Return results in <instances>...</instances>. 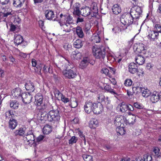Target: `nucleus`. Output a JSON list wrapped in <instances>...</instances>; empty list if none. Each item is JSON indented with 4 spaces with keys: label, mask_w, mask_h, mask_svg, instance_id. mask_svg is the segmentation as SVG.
Returning <instances> with one entry per match:
<instances>
[{
    "label": "nucleus",
    "mask_w": 161,
    "mask_h": 161,
    "mask_svg": "<svg viewBox=\"0 0 161 161\" xmlns=\"http://www.w3.org/2000/svg\"><path fill=\"white\" fill-rule=\"evenodd\" d=\"M116 130L117 132L120 135H124L125 132L124 128L122 127H121L120 126H117Z\"/></svg>",
    "instance_id": "a19ab883"
},
{
    "label": "nucleus",
    "mask_w": 161,
    "mask_h": 161,
    "mask_svg": "<svg viewBox=\"0 0 161 161\" xmlns=\"http://www.w3.org/2000/svg\"><path fill=\"white\" fill-rule=\"evenodd\" d=\"M7 6L2 7L1 9L4 10V17L8 16L9 15H12L14 13V12L12 9L9 8H8Z\"/></svg>",
    "instance_id": "6ab92c4d"
},
{
    "label": "nucleus",
    "mask_w": 161,
    "mask_h": 161,
    "mask_svg": "<svg viewBox=\"0 0 161 161\" xmlns=\"http://www.w3.org/2000/svg\"><path fill=\"white\" fill-rule=\"evenodd\" d=\"M49 121L54 123L59 121L60 119L59 111L58 109L50 110L49 112Z\"/></svg>",
    "instance_id": "39448f33"
},
{
    "label": "nucleus",
    "mask_w": 161,
    "mask_h": 161,
    "mask_svg": "<svg viewBox=\"0 0 161 161\" xmlns=\"http://www.w3.org/2000/svg\"><path fill=\"white\" fill-rule=\"evenodd\" d=\"M23 102L25 104H29L31 102L33 98L32 95L29 93H24L21 94V97Z\"/></svg>",
    "instance_id": "9b49d317"
},
{
    "label": "nucleus",
    "mask_w": 161,
    "mask_h": 161,
    "mask_svg": "<svg viewBox=\"0 0 161 161\" xmlns=\"http://www.w3.org/2000/svg\"><path fill=\"white\" fill-rule=\"evenodd\" d=\"M126 120H125V123L126 125H133L136 122V116L134 115L131 116H128L125 117Z\"/></svg>",
    "instance_id": "dca6fc26"
},
{
    "label": "nucleus",
    "mask_w": 161,
    "mask_h": 161,
    "mask_svg": "<svg viewBox=\"0 0 161 161\" xmlns=\"http://www.w3.org/2000/svg\"><path fill=\"white\" fill-rule=\"evenodd\" d=\"M142 13L141 8L138 6L132 8L130 11V14L136 21Z\"/></svg>",
    "instance_id": "0eeeda50"
},
{
    "label": "nucleus",
    "mask_w": 161,
    "mask_h": 161,
    "mask_svg": "<svg viewBox=\"0 0 161 161\" xmlns=\"http://www.w3.org/2000/svg\"><path fill=\"white\" fill-rule=\"evenodd\" d=\"M78 140L77 138L75 136H72L71 139L69 141V144H73L74 143H75L77 142Z\"/></svg>",
    "instance_id": "3c124183"
},
{
    "label": "nucleus",
    "mask_w": 161,
    "mask_h": 161,
    "mask_svg": "<svg viewBox=\"0 0 161 161\" xmlns=\"http://www.w3.org/2000/svg\"><path fill=\"white\" fill-rule=\"evenodd\" d=\"M54 94L56 97H57L58 98V100H59V98L61 97L63 95L62 93H61L58 90H55L54 92Z\"/></svg>",
    "instance_id": "5fc2aeb1"
},
{
    "label": "nucleus",
    "mask_w": 161,
    "mask_h": 161,
    "mask_svg": "<svg viewBox=\"0 0 161 161\" xmlns=\"http://www.w3.org/2000/svg\"><path fill=\"white\" fill-rule=\"evenodd\" d=\"M125 120H126L125 117L123 116H117L115 118L114 123L117 126H121L122 124L125 123Z\"/></svg>",
    "instance_id": "f8f14e48"
},
{
    "label": "nucleus",
    "mask_w": 161,
    "mask_h": 161,
    "mask_svg": "<svg viewBox=\"0 0 161 161\" xmlns=\"http://www.w3.org/2000/svg\"><path fill=\"white\" fill-rule=\"evenodd\" d=\"M4 14L3 13L2 15H0V22L4 21L6 22H7V16L4 17Z\"/></svg>",
    "instance_id": "4d7b16f0"
},
{
    "label": "nucleus",
    "mask_w": 161,
    "mask_h": 161,
    "mask_svg": "<svg viewBox=\"0 0 161 161\" xmlns=\"http://www.w3.org/2000/svg\"><path fill=\"white\" fill-rule=\"evenodd\" d=\"M25 2V0H13V5L15 8H20L23 6Z\"/></svg>",
    "instance_id": "393cba45"
},
{
    "label": "nucleus",
    "mask_w": 161,
    "mask_h": 161,
    "mask_svg": "<svg viewBox=\"0 0 161 161\" xmlns=\"http://www.w3.org/2000/svg\"><path fill=\"white\" fill-rule=\"evenodd\" d=\"M84 42L80 39L76 40L74 42V46L76 48L79 49L82 47L83 46Z\"/></svg>",
    "instance_id": "c9c22d12"
},
{
    "label": "nucleus",
    "mask_w": 161,
    "mask_h": 161,
    "mask_svg": "<svg viewBox=\"0 0 161 161\" xmlns=\"http://www.w3.org/2000/svg\"><path fill=\"white\" fill-rule=\"evenodd\" d=\"M91 8L88 7H86L81 8V15L84 17L88 16L90 19L91 15Z\"/></svg>",
    "instance_id": "f3484780"
},
{
    "label": "nucleus",
    "mask_w": 161,
    "mask_h": 161,
    "mask_svg": "<svg viewBox=\"0 0 161 161\" xmlns=\"http://www.w3.org/2000/svg\"><path fill=\"white\" fill-rule=\"evenodd\" d=\"M105 104L106 106V108L108 109H111L112 108V106L110 103V101L109 100L108 97L105 98Z\"/></svg>",
    "instance_id": "c03bdc74"
},
{
    "label": "nucleus",
    "mask_w": 161,
    "mask_h": 161,
    "mask_svg": "<svg viewBox=\"0 0 161 161\" xmlns=\"http://www.w3.org/2000/svg\"><path fill=\"white\" fill-rule=\"evenodd\" d=\"M26 128L25 127H21L18 129L15 130L14 134L15 136L19 135L20 136H23L24 134Z\"/></svg>",
    "instance_id": "7c9ffc66"
},
{
    "label": "nucleus",
    "mask_w": 161,
    "mask_h": 161,
    "mask_svg": "<svg viewBox=\"0 0 161 161\" xmlns=\"http://www.w3.org/2000/svg\"><path fill=\"white\" fill-rule=\"evenodd\" d=\"M64 22L68 24L73 23L74 20L73 17L69 14H66L64 16Z\"/></svg>",
    "instance_id": "5701e85b"
},
{
    "label": "nucleus",
    "mask_w": 161,
    "mask_h": 161,
    "mask_svg": "<svg viewBox=\"0 0 161 161\" xmlns=\"http://www.w3.org/2000/svg\"><path fill=\"white\" fill-rule=\"evenodd\" d=\"M146 46L141 42H137L134 44L133 47L134 51L136 54L142 53L145 54L146 53Z\"/></svg>",
    "instance_id": "423d86ee"
},
{
    "label": "nucleus",
    "mask_w": 161,
    "mask_h": 161,
    "mask_svg": "<svg viewBox=\"0 0 161 161\" xmlns=\"http://www.w3.org/2000/svg\"><path fill=\"white\" fill-rule=\"evenodd\" d=\"M50 67H49V68L47 66L45 65L43 67V71L44 72L46 73L48 72H50Z\"/></svg>",
    "instance_id": "69168bd1"
},
{
    "label": "nucleus",
    "mask_w": 161,
    "mask_h": 161,
    "mask_svg": "<svg viewBox=\"0 0 161 161\" xmlns=\"http://www.w3.org/2000/svg\"><path fill=\"white\" fill-rule=\"evenodd\" d=\"M43 133L44 134L48 135L52 131V126L48 125H46L42 129Z\"/></svg>",
    "instance_id": "473e14b6"
},
{
    "label": "nucleus",
    "mask_w": 161,
    "mask_h": 161,
    "mask_svg": "<svg viewBox=\"0 0 161 161\" xmlns=\"http://www.w3.org/2000/svg\"><path fill=\"white\" fill-rule=\"evenodd\" d=\"M35 97L34 103L36 105L40 106V109L46 110L47 112L49 111V108L51 106L43 103V97L41 94H37L36 95Z\"/></svg>",
    "instance_id": "7ed1b4c3"
},
{
    "label": "nucleus",
    "mask_w": 161,
    "mask_h": 161,
    "mask_svg": "<svg viewBox=\"0 0 161 161\" xmlns=\"http://www.w3.org/2000/svg\"><path fill=\"white\" fill-rule=\"evenodd\" d=\"M135 59L136 63L141 65L143 64L145 61L144 58L141 55H138Z\"/></svg>",
    "instance_id": "2f4dec72"
},
{
    "label": "nucleus",
    "mask_w": 161,
    "mask_h": 161,
    "mask_svg": "<svg viewBox=\"0 0 161 161\" xmlns=\"http://www.w3.org/2000/svg\"><path fill=\"white\" fill-rule=\"evenodd\" d=\"M117 110L122 113H124L127 110V105L124 102L119 104L117 107Z\"/></svg>",
    "instance_id": "4be33fe9"
},
{
    "label": "nucleus",
    "mask_w": 161,
    "mask_h": 161,
    "mask_svg": "<svg viewBox=\"0 0 161 161\" xmlns=\"http://www.w3.org/2000/svg\"><path fill=\"white\" fill-rule=\"evenodd\" d=\"M105 96L102 94H100L98 97L97 101L99 103L102 102L105 100Z\"/></svg>",
    "instance_id": "864d4df0"
},
{
    "label": "nucleus",
    "mask_w": 161,
    "mask_h": 161,
    "mask_svg": "<svg viewBox=\"0 0 161 161\" xmlns=\"http://www.w3.org/2000/svg\"><path fill=\"white\" fill-rule=\"evenodd\" d=\"M83 158L85 161H92V157L90 155L86 154H83L82 156Z\"/></svg>",
    "instance_id": "49530a36"
},
{
    "label": "nucleus",
    "mask_w": 161,
    "mask_h": 161,
    "mask_svg": "<svg viewBox=\"0 0 161 161\" xmlns=\"http://www.w3.org/2000/svg\"><path fill=\"white\" fill-rule=\"evenodd\" d=\"M22 37L19 35L15 34L14 35V43L16 45L20 44L23 41Z\"/></svg>",
    "instance_id": "c85d7f7f"
},
{
    "label": "nucleus",
    "mask_w": 161,
    "mask_h": 161,
    "mask_svg": "<svg viewBox=\"0 0 161 161\" xmlns=\"http://www.w3.org/2000/svg\"><path fill=\"white\" fill-rule=\"evenodd\" d=\"M61 100L64 103H67L69 102V99L68 98L65 97V96L64 95H63V96L60 98Z\"/></svg>",
    "instance_id": "bf43d9fd"
},
{
    "label": "nucleus",
    "mask_w": 161,
    "mask_h": 161,
    "mask_svg": "<svg viewBox=\"0 0 161 161\" xmlns=\"http://www.w3.org/2000/svg\"><path fill=\"white\" fill-rule=\"evenodd\" d=\"M25 137H24V140L25 142L26 141L27 142H29L28 144H33L35 142V136L34 135H25Z\"/></svg>",
    "instance_id": "412c9836"
},
{
    "label": "nucleus",
    "mask_w": 161,
    "mask_h": 161,
    "mask_svg": "<svg viewBox=\"0 0 161 161\" xmlns=\"http://www.w3.org/2000/svg\"><path fill=\"white\" fill-rule=\"evenodd\" d=\"M91 10V18L96 17L98 13V8L97 4L95 3H92L90 8Z\"/></svg>",
    "instance_id": "4468645a"
},
{
    "label": "nucleus",
    "mask_w": 161,
    "mask_h": 161,
    "mask_svg": "<svg viewBox=\"0 0 161 161\" xmlns=\"http://www.w3.org/2000/svg\"><path fill=\"white\" fill-rule=\"evenodd\" d=\"M92 38V40L94 42L98 43L100 41V38L98 34H94Z\"/></svg>",
    "instance_id": "79ce46f5"
},
{
    "label": "nucleus",
    "mask_w": 161,
    "mask_h": 161,
    "mask_svg": "<svg viewBox=\"0 0 161 161\" xmlns=\"http://www.w3.org/2000/svg\"><path fill=\"white\" fill-rule=\"evenodd\" d=\"M14 114L12 110H9L6 112L5 113V117L6 119L9 118L12 119L14 117Z\"/></svg>",
    "instance_id": "ea45409f"
},
{
    "label": "nucleus",
    "mask_w": 161,
    "mask_h": 161,
    "mask_svg": "<svg viewBox=\"0 0 161 161\" xmlns=\"http://www.w3.org/2000/svg\"><path fill=\"white\" fill-rule=\"evenodd\" d=\"M18 125L17 121L15 119H10L8 122V127L14 130L15 129Z\"/></svg>",
    "instance_id": "a878e982"
},
{
    "label": "nucleus",
    "mask_w": 161,
    "mask_h": 161,
    "mask_svg": "<svg viewBox=\"0 0 161 161\" xmlns=\"http://www.w3.org/2000/svg\"><path fill=\"white\" fill-rule=\"evenodd\" d=\"M132 89L134 90L135 89L137 92H138L139 91H141L142 93V96L145 97H148L151 94V92L149 90L144 88H142L138 86L134 87L132 88Z\"/></svg>",
    "instance_id": "1a4fd4ad"
},
{
    "label": "nucleus",
    "mask_w": 161,
    "mask_h": 161,
    "mask_svg": "<svg viewBox=\"0 0 161 161\" xmlns=\"http://www.w3.org/2000/svg\"><path fill=\"white\" fill-rule=\"evenodd\" d=\"M19 103L15 100H12L10 103V107L13 109H17L19 106Z\"/></svg>",
    "instance_id": "58836bf2"
},
{
    "label": "nucleus",
    "mask_w": 161,
    "mask_h": 161,
    "mask_svg": "<svg viewBox=\"0 0 161 161\" xmlns=\"http://www.w3.org/2000/svg\"><path fill=\"white\" fill-rule=\"evenodd\" d=\"M63 74L64 76L68 79H74L77 76V72L75 68L68 70H64Z\"/></svg>",
    "instance_id": "6e6552de"
},
{
    "label": "nucleus",
    "mask_w": 161,
    "mask_h": 161,
    "mask_svg": "<svg viewBox=\"0 0 161 161\" xmlns=\"http://www.w3.org/2000/svg\"><path fill=\"white\" fill-rule=\"evenodd\" d=\"M10 2V0H0V5H1V8L7 6V5Z\"/></svg>",
    "instance_id": "a18cd8bd"
},
{
    "label": "nucleus",
    "mask_w": 161,
    "mask_h": 161,
    "mask_svg": "<svg viewBox=\"0 0 161 161\" xmlns=\"http://www.w3.org/2000/svg\"><path fill=\"white\" fill-rule=\"evenodd\" d=\"M135 19L130 14L123 15L120 17V22L121 25L119 26L120 31L125 30L128 26L132 24Z\"/></svg>",
    "instance_id": "f03ea898"
},
{
    "label": "nucleus",
    "mask_w": 161,
    "mask_h": 161,
    "mask_svg": "<svg viewBox=\"0 0 161 161\" xmlns=\"http://www.w3.org/2000/svg\"><path fill=\"white\" fill-rule=\"evenodd\" d=\"M138 67L136 64L133 62L130 63L129 65V71L131 73L134 74L137 72Z\"/></svg>",
    "instance_id": "aec40b11"
},
{
    "label": "nucleus",
    "mask_w": 161,
    "mask_h": 161,
    "mask_svg": "<svg viewBox=\"0 0 161 161\" xmlns=\"http://www.w3.org/2000/svg\"><path fill=\"white\" fill-rule=\"evenodd\" d=\"M25 88L28 91L30 92H33L35 89V86L32 83L28 81L25 84Z\"/></svg>",
    "instance_id": "bb28decb"
},
{
    "label": "nucleus",
    "mask_w": 161,
    "mask_h": 161,
    "mask_svg": "<svg viewBox=\"0 0 161 161\" xmlns=\"http://www.w3.org/2000/svg\"><path fill=\"white\" fill-rule=\"evenodd\" d=\"M45 136L42 135H40L36 138V141L37 142H39L43 140L45 138Z\"/></svg>",
    "instance_id": "e2e57ef3"
},
{
    "label": "nucleus",
    "mask_w": 161,
    "mask_h": 161,
    "mask_svg": "<svg viewBox=\"0 0 161 161\" xmlns=\"http://www.w3.org/2000/svg\"><path fill=\"white\" fill-rule=\"evenodd\" d=\"M45 14L46 18L48 20H57V21L58 20H56L55 19H53V18L54 17L55 14L54 12L51 10H46L45 12Z\"/></svg>",
    "instance_id": "2eb2a0df"
},
{
    "label": "nucleus",
    "mask_w": 161,
    "mask_h": 161,
    "mask_svg": "<svg viewBox=\"0 0 161 161\" xmlns=\"http://www.w3.org/2000/svg\"><path fill=\"white\" fill-rule=\"evenodd\" d=\"M16 28V26L13 24H11L10 25V30L11 31H15Z\"/></svg>",
    "instance_id": "774afa93"
},
{
    "label": "nucleus",
    "mask_w": 161,
    "mask_h": 161,
    "mask_svg": "<svg viewBox=\"0 0 161 161\" xmlns=\"http://www.w3.org/2000/svg\"><path fill=\"white\" fill-rule=\"evenodd\" d=\"M150 99L153 103L157 102L160 99L159 93L158 92H154L151 94Z\"/></svg>",
    "instance_id": "a211bd4d"
},
{
    "label": "nucleus",
    "mask_w": 161,
    "mask_h": 161,
    "mask_svg": "<svg viewBox=\"0 0 161 161\" xmlns=\"http://www.w3.org/2000/svg\"><path fill=\"white\" fill-rule=\"evenodd\" d=\"M144 161H152V157L150 155L146 154L144 155Z\"/></svg>",
    "instance_id": "8fccbe9b"
},
{
    "label": "nucleus",
    "mask_w": 161,
    "mask_h": 161,
    "mask_svg": "<svg viewBox=\"0 0 161 161\" xmlns=\"http://www.w3.org/2000/svg\"><path fill=\"white\" fill-rule=\"evenodd\" d=\"M109 71V70L108 69L106 68H103L101 70L102 72L106 75H108Z\"/></svg>",
    "instance_id": "680f3d73"
},
{
    "label": "nucleus",
    "mask_w": 161,
    "mask_h": 161,
    "mask_svg": "<svg viewBox=\"0 0 161 161\" xmlns=\"http://www.w3.org/2000/svg\"><path fill=\"white\" fill-rule=\"evenodd\" d=\"M84 108L85 112L88 114L92 111L95 114H99L103 110V107L101 105L98 107L96 103L90 101H87L85 103Z\"/></svg>",
    "instance_id": "f257e3e1"
},
{
    "label": "nucleus",
    "mask_w": 161,
    "mask_h": 161,
    "mask_svg": "<svg viewBox=\"0 0 161 161\" xmlns=\"http://www.w3.org/2000/svg\"><path fill=\"white\" fill-rule=\"evenodd\" d=\"M58 22L61 26L62 27V29L63 31L65 32L69 33L71 31V28L72 27L70 24H68L65 23V22L63 21V19L61 20H58Z\"/></svg>",
    "instance_id": "9d476101"
},
{
    "label": "nucleus",
    "mask_w": 161,
    "mask_h": 161,
    "mask_svg": "<svg viewBox=\"0 0 161 161\" xmlns=\"http://www.w3.org/2000/svg\"><path fill=\"white\" fill-rule=\"evenodd\" d=\"M70 105L72 108H75L77 106V103L76 100L75 99V100H71Z\"/></svg>",
    "instance_id": "052dcab7"
},
{
    "label": "nucleus",
    "mask_w": 161,
    "mask_h": 161,
    "mask_svg": "<svg viewBox=\"0 0 161 161\" xmlns=\"http://www.w3.org/2000/svg\"><path fill=\"white\" fill-rule=\"evenodd\" d=\"M104 89L106 91L109 92L111 93L114 94H117V93L114 91V90L112 89L111 87L108 85H106L104 86Z\"/></svg>",
    "instance_id": "37998d69"
},
{
    "label": "nucleus",
    "mask_w": 161,
    "mask_h": 161,
    "mask_svg": "<svg viewBox=\"0 0 161 161\" xmlns=\"http://www.w3.org/2000/svg\"><path fill=\"white\" fill-rule=\"evenodd\" d=\"M77 132L81 138H85V135L83 134L82 132L80 130L78 129ZM84 140H85V138H84Z\"/></svg>",
    "instance_id": "0e129e2a"
},
{
    "label": "nucleus",
    "mask_w": 161,
    "mask_h": 161,
    "mask_svg": "<svg viewBox=\"0 0 161 161\" xmlns=\"http://www.w3.org/2000/svg\"><path fill=\"white\" fill-rule=\"evenodd\" d=\"M41 119L42 120H48L49 121V112L47 113V112L45 111L42 110L41 113Z\"/></svg>",
    "instance_id": "c756f323"
},
{
    "label": "nucleus",
    "mask_w": 161,
    "mask_h": 161,
    "mask_svg": "<svg viewBox=\"0 0 161 161\" xmlns=\"http://www.w3.org/2000/svg\"><path fill=\"white\" fill-rule=\"evenodd\" d=\"M98 125V122L95 119H92L89 123V127L91 128H95Z\"/></svg>",
    "instance_id": "e433bc0d"
},
{
    "label": "nucleus",
    "mask_w": 161,
    "mask_h": 161,
    "mask_svg": "<svg viewBox=\"0 0 161 161\" xmlns=\"http://www.w3.org/2000/svg\"><path fill=\"white\" fill-rule=\"evenodd\" d=\"M159 149L158 148L156 147L153 150V152L155 154V155L158 156L159 153Z\"/></svg>",
    "instance_id": "338daca9"
},
{
    "label": "nucleus",
    "mask_w": 161,
    "mask_h": 161,
    "mask_svg": "<svg viewBox=\"0 0 161 161\" xmlns=\"http://www.w3.org/2000/svg\"><path fill=\"white\" fill-rule=\"evenodd\" d=\"M64 62V68L65 69V70H68L69 69H74V65L73 63L69 60H66Z\"/></svg>",
    "instance_id": "cd10ccee"
},
{
    "label": "nucleus",
    "mask_w": 161,
    "mask_h": 161,
    "mask_svg": "<svg viewBox=\"0 0 161 161\" xmlns=\"http://www.w3.org/2000/svg\"><path fill=\"white\" fill-rule=\"evenodd\" d=\"M93 55L96 58L103 59L105 56V52L104 47L101 48H93L92 49Z\"/></svg>",
    "instance_id": "20e7f679"
},
{
    "label": "nucleus",
    "mask_w": 161,
    "mask_h": 161,
    "mask_svg": "<svg viewBox=\"0 0 161 161\" xmlns=\"http://www.w3.org/2000/svg\"><path fill=\"white\" fill-rule=\"evenodd\" d=\"M158 33L156 31H150L148 32L147 36L148 39L151 41H155L158 38Z\"/></svg>",
    "instance_id": "ddd939ff"
},
{
    "label": "nucleus",
    "mask_w": 161,
    "mask_h": 161,
    "mask_svg": "<svg viewBox=\"0 0 161 161\" xmlns=\"http://www.w3.org/2000/svg\"><path fill=\"white\" fill-rule=\"evenodd\" d=\"M154 30V31H156L159 33L161 32V25L159 24H154L153 25Z\"/></svg>",
    "instance_id": "de8ad7c7"
},
{
    "label": "nucleus",
    "mask_w": 161,
    "mask_h": 161,
    "mask_svg": "<svg viewBox=\"0 0 161 161\" xmlns=\"http://www.w3.org/2000/svg\"><path fill=\"white\" fill-rule=\"evenodd\" d=\"M21 91L19 88H15L12 91V95L15 98H20L21 97Z\"/></svg>",
    "instance_id": "b1692460"
},
{
    "label": "nucleus",
    "mask_w": 161,
    "mask_h": 161,
    "mask_svg": "<svg viewBox=\"0 0 161 161\" xmlns=\"http://www.w3.org/2000/svg\"><path fill=\"white\" fill-rule=\"evenodd\" d=\"M76 32L78 36L80 38H82L84 36V34L83 32L81 27L77 26L76 28Z\"/></svg>",
    "instance_id": "f704fd0d"
},
{
    "label": "nucleus",
    "mask_w": 161,
    "mask_h": 161,
    "mask_svg": "<svg viewBox=\"0 0 161 161\" xmlns=\"http://www.w3.org/2000/svg\"><path fill=\"white\" fill-rule=\"evenodd\" d=\"M121 8L117 4L114 5L112 8L113 13L115 14H118L121 12Z\"/></svg>",
    "instance_id": "72a5a7b5"
},
{
    "label": "nucleus",
    "mask_w": 161,
    "mask_h": 161,
    "mask_svg": "<svg viewBox=\"0 0 161 161\" xmlns=\"http://www.w3.org/2000/svg\"><path fill=\"white\" fill-rule=\"evenodd\" d=\"M134 107L138 109H142L143 108L144 106L143 105L138 102H136L134 104Z\"/></svg>",
    "instance_id": "603ef678"
},
{
    "label": "nucleus",
    "mask_w": 161,
    "mask_h": 161,
    "mask_svg": "<svg viewBox=\"0 0 161 161\" xmlns=\"http://www.w3.org/2000/svg\"><path fill=\"white\" fill-rule=\"evenodd\" d=\"M91 28V26L90 24L89 23H87L86 24L83 30L85 32H87L90 30Z\"/></svg>",
    "instance_id": "6e6d98bb"
},
{
    "label": "nucleus",
    "mask_w": 161,
    "mask_h": 161,
    "mask_svg": "<svg viewBox=\"0 0 161 161\" xmlns=\"http://www.w3.org/2000/svg\"><path fill=\"white\" fill-rule=\"evenodd\" d=\"M73 14L80 16L81 14V10H80L79 9H74Z\"/></svg>",
    "instance_id": "13d9d810"
},
{
    "label": "nucleus",
    "mask_w": 161,
    "mask_h": 161,
    "mask_svg": "<svg viewBox=\"0 0 161 161\" xmlns=\"http://www.w3.org/2000/svg\"><path fill=\"white\" fill-rule=\"evenodd\" d=\"M89 63V59L87 57L84 58H83L80 63V65L82 68L86 67Z\"/></svg>",
    "instance_id": "4c0bfd02"
},
{
    "label": "nucleus",
    "mask_w": 161,
    "mask_h": 161,
    "mask_svg": "<svg viewBox=\"0 0 161 161\" xmlns=\"http://www.w3.org/2000/svg\"><path fill=\"white\" fill-rule=\"evenodd\" d=\"M132 83L133 82L131 79H127L125 80L124 84L125 86H130L132 85Z\"/></svg>",
    "instance_id": "09e8293b"
}]
</instances>
